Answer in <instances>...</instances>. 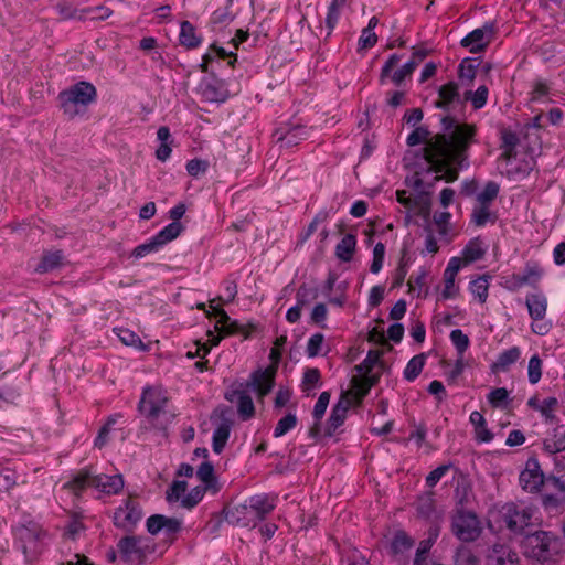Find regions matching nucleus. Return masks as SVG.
Listing matches in <instances>:
<instances>
[{
  "instance_id": "36",
  "label": "nucleus",
  "mask_w": 565,
  "mask_h": 565,
  "mask_svg": "<svg viewBox=\"0 0 565 565\" xmlns=\"http://www.w3.org/2000/svg\"><path fill=\"white\" fill-rule=\"evenodd\" d=\"M330 351L329 344L322 333H313L307 341L306 354L308 358L327 355Z\"/></svg>"
},
{
  "instance_id": "34",
  "label": "nucleus",
  "mask_w": 565,
  "mask_h": 565,
  "mask_svg": "<svg viewBox=\"0 0 565 565\" xmlns=\"http://www.w3.org/2000/svg\"><path fill=\"white\" fill-rule=\"evenodd\" d=\"M487 252V246L479 238H472L468 242V244L462 249V257H459L462 260V266H466L470 263L481 259Z\"/></svg>"
},
{
  "instance_id": "20",
  "label": "nucleus",
  "mask_w": 565,
  "mask_h": 565,
  "mask_svg": "<svg viewBox=\"0 0 565 565\" xmlns=\"http://www.w3.org/2000/svg\"><path fill=\"white\" fill-rule=\"evenodd\" d=\"M462 267V260L459 257H451L444 270V289L441 290V298L454 299L459 292V287L456 285V277Z\"/></svg>"
},
{
  "instance_id": "48",
  "label": "nucleus",
  "mask_w": 565,
  "mask_h": 565,
  "mask_svg": "<svg viewBox=\"0 0 565 565\" xmlns=\"http://www.w3.org/2000/svg\"><path fill=\"white\" fill-rule=\"evenodd\" d=\"M297 423H298V418H297L296 414L288 413L286 416H284L282 418H280L278 420L276 427L274 428V433H273L274 437L280 438V437L285 436L287 433H289L297 426Z\"/></svg>"
},
{
  "instance_id": "35",
  "label": "nucleus",
  "mask_w": 565,
  "mask_h": 565,
  "mask_svg": "<svg viewBox=\"0 0 565 565\" xmlns=\"http://www.w3.org/2000/svg\"><path fill=\"white\" fill-rule=\"evenodd\" d=\"M544 449L550 454L565 450V425L554 428L543 441Z\"/></svg>"
},
{
  "instance_id": "53",
  "label": "nucleus",
  "mask_w": 565,
  "mask_h": 565,
  "mask_svg": "<svg viewBox=\"0 0 565 565\" xmlns=\"http://www.w3.org/2000/svg\"><path fill=\"white\" fill-rule=\"evenodd\" d=\"M500 186L498 183L490 181L484 189L480 191L477 196V203L490 205L491 202L498 196Z\"/></svg>"
},
{
  "instance_id": "39",
  "label": "nucleus",
  "mask_w": 565,
  "mask_h": 565,
  "mask_svg": "<svg viewBox=\"0 0 565 565\" xmlns=\"http://www.w3.org/2000/svg\"><path fill=\"white\" fill-rule=\"evenodd\" d=\"M157 138L160 141V146L156 150V157L160 161H166L171 154V134L167 126L159 127L157 131Z\"/></svg>"
},
{
  "instance_id": "64",
  "label": "nucleus",
  "mask_w": 565,
  "mask_h": 565,
  "mask_svg": "<svg viewBox=\"0 0 565 565\" xmlns=\"http://www.w3.org/2000/svg\"><path fill=\"white\" fill-rule=\"evenodd\" d=\"M509 398V392L504 387L492 390L488 395L489 403L494 407H501L507 404Z\"/></svg>"
},
{
  "instance_id": "50",
  "label": "nucleus",
  "mask_w": 565,
  "mask_h": 565,
  "mask_svg": "<svg viewBox=\"0 0 565 565\" xmlns=\"http://www.w3.org/2000/svg\"><path fill=\"white\" fill-rule=\"evenodd\" d=\"M414 544V541L404 532L397 531L391 542V550L395 554L408 551Z\"/></svg>"
},
{
  "instance_id": "62",
  "label": "nucleus",
  "mask_w": 565,
  "mask_h": 565,
  "mask_svg": "<svg viewBox=\"0 0 565 565\" xmlns=\"http://www.w3.org/2000/svg\"><path fill=\"white\" fill-rule=\"evenodd\" d=\"M317 298V290L302 285L296 294V305L303 308L311 300Z\"/></svg>"
},
{
  "instance_id": "30",
  "label": "nucleus",
  "mask_w": 565,
  "mask_h": 565,
  "mask_svg": "<svg viewBox=\"0 0 565 565\" xmlns=\"http://www.w3.org/2000/svg\"><path fill=\"white\" fill-rule=\"evenodd\" d=\"M202 36L196 33L195 26L190 21L180 24L179 43L186 50H194L202 43Z\"/></svg>"
},
{
  "instance_id": "28",
  "label": "nucleus",
  "mask_w": 565,
  "mask_h": 565,
  "mask_svg": "<svg viewBox=\"0 0 565 565\" xmlns=\"http://www.w3.org/2000/svg\"><path fill=\"white\" fill-rule=\"evenodd\" d=\"M350 405V399L342 395L333 406L328 419L327 431L329 435H332L344 423Z\"/></svg>"
},
{
  "instance_id": "57",
  "label": "nucleus",
  "mask_w": 565,
  "mask_h": 565,
  "mask_svg": "<svg viewBox=\"0 0 565 565\" xmlns=\"http://www.w3.org/2000/svg\"><path fill=\"white\" fill-rule=\"evenodd\" d=\"M479 559L473 552L466 546H461L455 554V565H478Z\"/></svg>"
},
{
  "instance_id": "5",
  "label": "nucleus",
  "mask_w": 565,
  "mask_h": 565,
  "mask_svg": "<svg viewBox=\"0 0 565 565\" xmlns=\"http://www.w3.org/2000/svg\"><path fill=\"white\" fill-rule=\"evenodd\" d=\"M45 532L35 522L19 525L15 529V544L24 555L26 563H33L44 548Z\"/></svg>"
},
{
  "instance_id": "52",
  "label": "nucleus",
  "mask_w": 565,
  "mask_h": 565,
  "mask_svg": "<svg viewBox=\"0 0 565 565\" xmlns=\"http://www.w3.org/2000/svg\"><path fill=\"white\" fill-rule=\"evenodd\" d=\"M218 334H215L214 332L212 331H209L207 335H209V339H207V343H202V344H198V348H196V352L194 354H192L191 352H189V356H205L212 347H216L220 344L222 338L225 335L224 333L217 331Z\"/></svg>"
},
{
  "instance_id": "21",
  "label": "nucleus",
  "mask_w": 565,
  "mask_h": 565,
  "mask_svg": "<svg viewBox=\"0 0 565 565\" xmlns=\"http://www.w3.org/2000/svg\"><path fill=\"white\" fill-rule=\"evenodd\" d=\"M248 508L260 522L270 514L277 505V495L259 493L246 499Z\"/></svg>"
},
{
  "instance_id": "1",
  "label": "nucleus",
  "mask_w": 565,
  "mask_h": 565,
  "mask_svg": "<svg viewBox=\"0 0 565 565\" xmlns=\"http://www.w3.org/2000/svg\"><path fill=\"white\" fill-rule=\"evenodd\" d=\"M476 131L475 125L459 122L449 114L441 116L440 131L435 135L427 127L415 128L406 139L407 146L425 145L413 163L418 169L415 177L422 173L458 177L470 164L469 149L475 142Z\"/></svg>"
},
{
  "instance_id": "13",
  "label": "nucleus",
  "mask_w": 565,
  "mask_h": 565,
  "mask_svg": "<svg viewBox=\"0 0 565 565\" xmlns=\"http://www.w3.org/2000/svg\"><path fill=\"white\" fill-rule=\"evenodd\" d=\"M199 94L207 103H224L228 97V90L224 81L214 74L203 77L199 84Z\"/></svg>"
},
{
  "instance_id": "14",
  "label": "nucleus",
  "mask_w": 565,
  "mask_h": 565,
  "mask_svg": "<svg viewBox=\"0 0 565 565\" xmlns=\"http://www.w3.org/2000/svg\"><path fill=\"white\" fill-rule=\"evenodd\" d=\"M545 489L546 492L542 497L544 508L557 512L565 504V481L557 477H548Z\"/></svg>"
},
{
  "instance_id": "17",
  "label": "nucleus",
  "mask_w": 565,
  "mask_h": 565,
  "mask_svg": "<svg viewBox=\"0 0 565 565\" xmlns=\"http://www.w3.org/2000/svg\"><path fill=\"white\" fill-rule=\"evenodd\" d=\"M274 138L280 148H291L297 146L301 140L308 138V129L302 125H286L277 128Z\"/></svg>"
},
{
  "instance_id": "29",
  "label": "nucleus",
  "mask_w": 565,
  "mask_h": 565,
  "mask_svg": "<svg viewBox=\"0 0 565 565\" xmlns=\"http://www.w3.org/2000/svg\"><path fill=\"white\" fill-rule=\"evenodd\" d=\"M231 522L244 527H254L259 521L248 508L245 500L244 503L238 504L230 512Z\"/></svg>"
},
{
  "instance_id": "41",
  "label": "nucleus",
  "mask_w": 565,
  "mask_h": 565,
  "mask_svg": "<svg viewBox=\"0 0 565 565\" xmlns=\"http://www.w3.org/2000/svg\"><path fill=\"white\" fill-rule=\"evenodd\" d=\"M505 161L507 164L509 166V168L505 171L508 175L518 174L521 177H526L530 175L533 170L534 161L533 158L531 157L522 161L519 160L516 157H513Z\"/></svg>"
},
{
  "instance_id": "60",
  "label": "nucleus",
  "mask_w": 565,
  "mask_h": 565,
  "mask_svg": "<svg viewBox=\"0 0 565 565\" xmlns=\"http://www.w3.org/2000/svg\"><path fill=\"white\" fill-rule=\"evenodd\" d=\"M328 317V308L324 303H317L310 313V321L321 328L326 327V320Z\"/></svg>"
},
{
  "instance_id": "61",
  "label": "nucleus",
  "mask_w": 565,
  "mask_h": 565,
  "mask_svg": "<svg viewBox=\"0 0 565 565\" xmlns=\"http://www.w3.org/2000/svg\"><path fill=\"white\" fill-rule=\"evenodd\" d=\"M476 72H477V65H475L472 63V60H470V58H465L459 64L458 75H459V78L462 81L467 79L469 82H472L473 78L476 77Z\"/></svg>"
},
{
  "instance_id": "23",
  "label": "nucleus",
  "mask_w": 565,
  "mask_h": 565,
  "mask_svg": "<svg viewBox=\"0 0 565 565\" xmlns=\"http://www.w3.org/2000/svg\"><path fill=\"white\" fill-rule=\"evenodd\" d=\"M275 367H267L265 370H257L250 375V387L258 394L259 397L267 395L275 381Z\"/></svg>"
},
{
  "instance_id": "26",
  "label": "nucleus",
  "mask_w": 565,
  "mask_h": 565,
  "mask_svg": "<svg viewBox=\"0 0 565 565\" xmlns=\"http://www.w3.org/2000/svg\"><path fill=\"white\" fill-rule=\"evenodd\" d=\"M428 51L425 49H418L413 52V55L408 62H406L401 68L395 71L391 76L392 82L396 86H401L404 79L413 74L416 67L425 60Z\"/></svg>"
},
{
  "instance_id": "7",
  "label": "nucleus",
  "mask_w": 565,
  "mask_h": 565,
  "mask_svg": "<svg viewBox=\"0 0 565 565\" xmlns=\"http://www.w3.org/2000/svg\"><path fill=\"white\" fill-rule=\"evenodd\" d=\"M167 395L161 387H146L139 402V412L156 426H162L168 418Z\"/></svg>"
},
{
  "instance_id": "2",
  "label": "nucleus",
  "mask_w": 565,
  "mask_h": 565,
  "mask_svg": "<svg viewBox=\"0 0 565 565\" xmlns=\"http://www.w3.org/2000/svg\"><path fill=\"white\" fill-rule=\"evenodd\" d=\"M87 487H93L106 494H117L124 488V479L121 475L108 476L102 473L93 476L88 470H82L61 487V498L66 497L74 500Z\"/></svg>"
},
{
  "instance_id": "10",
  "label": "nucleus",
  "mask_w": 565,
  "mask_h": 565,
  "mask_svg": "<svg viewBox=\"0 0 565 565\" xmlns=\"http://www.w3.org/2000/svg\"><path fill=\"white\" fill-rule=\"evenodd\" d=\"M501 514L507 527L514 533H519L531 524L533 509L522 503H507L502 507Z\"/></svg>"
},
{
  "instance_id": "45",
  "label": "nucleus",
  "mask_w": 565,
  "mask_h": 565,
  "mask_svg": "<svg viewBox=\"0 0 565 565\" xmlns=\"http://www.w3.org/2000/svg\"><path fill=\"white\" fill-rule=\"evenodd\" d=\"M355 246H356L355 236L352 234L344 235L335 247L337 257L343 262L351 260L354 249H355Z\"/></svg>"
},
{
  "instance_id": "15",
  "label": "nucleus",
  "mask_w": 565,
  "mask_h": 565,
  "mask_svg": "<svg viewBox=\"0 0 565 565\" xmlns=\"http://www.w3.org/2000/svg\"><path fill=\"white\" fill-rule=\"evenodd\" d=\"M494 23L486 22L481 28L469 32L460 42L463 47H469L471 53L482 52L490 43L494 34Z\"/></svg>"
},
{
  "instance_id": "59",
  "label": "nucleus",
  "mask_w": 565,
  "mask_h": 565,
  "mask_svg": "<svg viewBox=\"0 0 565 565\" xmlns=\"http://www.w3.org/2000/svg\"><path fill=\"white\" fill-rule=\"evenodd\" d=\"M185 494H186V482L185 481H174L167 492V500L169 502L180 501L182 503V498Z\"/></svg>"
},
{
  "instance_id": "32",
  "label": "nucleus",
  "mask_w": 565,
  "mask_h": 565,
  "mask_svg": "<svg viewBox=\"0 0 565 565\" xmlns=\"http://www.w3.org/2000/svg\"><path fill=\"white\" fill-rule=\"evenodd\" d=\"M380 365V355L377 352H369L363 362L358 366L359 373L363 376L369 390L377 380L379 374L373 373V369Z\"/></svg>"
},
{
  "instance_id": "9",
  "label": "nucleus",
  "mask_w": 565,
  "mask_h": 565,
  "mask_svg": "<svg viewBox=\"0 0 565 565\" xmlns=\"http://www.w3.org/2000/svg\"><path fill=\"white\" fill-rule=\"evenodd\" d=\"M182 228L181 223L171 222L146 243L138 245L132 250V256L142 258L149 254L159 252L166 244L175 239L181 234Z\"/></svg>"
},
{
  "instance_id": "51",
  "label": "nucleus",
  "mask_w": 565,
  "mask_h": 565,
  "mask_svg": "<svg viewBox=\"0 0 565 565\" xmlns=\"http://www.w3.org/2000/svg\"><path fill=\"white\" fill-rule=\"evenodd\" d=\"M488 88L487 86L482 85L477 88V90H467L465 93V99L470 100L472 103V106L475 109L482 108L488 99Z\"/></svg>"
},
{
  "instance_id": "33",
  "label": "nucleus",
  "mask_w": 565,
  "mask_h": 565,
  "mask_svg": "<svg viewBox=\"0 0 565 565\" xmlns=\"http://www.w3.org/2000/svg\"><path fill=\"white\" fill-rule=\"evenodd\" d=\"M521 358V349L519 347H511L502 351L497 360L491 364L493 373L505 372Z\"/></svg>"
},
{
  "instance_id": "55",
  "label": "nucleus",
  "mask_w": 565,
  "mask_h": 565,
  "mask_svg": "<svg viewBox=\"0 0 565 565\" xmlns=\"http://www.w3.org/2000/svg\"><path fill=\"white\" fill-rule=\"evenodd\" d=\"M542 360L537 354H534L530 358L529 364H527V377L529 382L534 385L539 383V381L542 377Z\"/></svg>"
},
{
  "instance_id": "47",
  "label": "nucleus",
  "mask_w": 565,
  "mask_h": 565,
  "mask_svg": "<svg viewBox=\"0 0 565 565\" xmlns=\"http://www.w3.org/2000/svg\"><path fill=\"white\" fill-rule=\"evenodd\" d=\"M469 290L480 303H484L488 298L489 278L487 276H480L470 281Z\"/></svg>"
},
{
  "instance_id": "8",
  "label": "nucleus",
  "mask_w": 565,
  "mask_h": 565,
  "mask_svg": "<svg viewBox=\"0 0 565 565\" xmlns=\"http://www.w3.org/2000/svg\"><path fill=\"white\" fill-rule=\"evenodd\" d=\"M407 189L397 190V201L408 210H417L419 214L429 213V192L423 179H407Z\"/></svg>"
},
{
  "instance_id": "16",
  "label": "nucleus",
  "mask_w": 565,
  "mask_h": 565,
  "mask_svg": "<svg viewBox=\"0 0 565 565\" xmlns=\"http://www.w3.org/2000/svg\"><path fill=\"white\" fill-rule=\"evenodd\" d=\"M142 515L139 503L134 500H127L124 505L115 511L114 523L118 527L131 530L141 520Z\"/></svg>"
},
{
  "instance_id": "54",
  "label": "nucleus",
  "mask_w": 565,
  "mask_h": 565,
  "mask_svg": "<svg viewBox=\"0 0 565 565\" xmlns=\"http://www.w3.org/2000/svg\"><path fill=\"white\" fill-rule=\"evenodd\" d=\"M340 14H341L340 10L328 7V12H327L326 21H324L326 25L319 26L320 34H322L323 31H326L324 40H328L331 36V34L340 19Z\"/></svg>"
},
{
  "instance_id": "31",
  "label": "nucleus",
  "mask_w": 565,
  "mask_h": 565,
  "mask_svg": "<svg viewBox=\"0 0 565 565\" xmlns=\"http://www.w3.org/2000/svg\"><path fill=\"white\" fill-rule=\"evenodd\" d=\"M525 305L531 319L546 317L547 298L543 292L539 291L526 295Z\"/></svg>"
},
{
  "instance_id": "25",
  "label": "nucleus",
  "mask_w": 565,
  "mask_h": 565,
  "mask_svg": "<svg viewBox=\"0 0 565 565\" xmlns=\"http://www.w3.org/2000/svg\"><path fill=\"white\" fill-rule=\"evenodd\" d=\"M487 565H520V561L508 545L495 544L487 557Z\"/></svg>"
},
{
  "instance_id": "46",
  "label": "nucleus",
  "mask_w": 565,
  "mask_h": 565,
  "mask_svg": "<svg viewBox=\"0 0 565 565\" xmlns=\"http://www.w3.org/2000/svg\"><path fill=\"white\" fill-rule=\"evenodd\" d=\"M501 141L503 149L501 157H504L505 160L515 157V148L520 142L519 136L512 130L504 129L501 131Z\"/></svg>"
},
{
  "instance_id": "11",
  "label": "nucleus",
  "mask_w": 565,
  "mask_h": 565,
  "mask_svg": "<svg viewBox=\"0 0 565 565\" xmlns=\"http://www.w3.org/2000/svg\"><path fill=\"white\" fill-rule=\"evenodd\" d=\"M452 532L463 542H472L481 534V524L472 512L459 511L452 519Z\"/></svg>"
},
{
  "instance_id": "27",
  "label": "nucleus",
  "mask_w": 565,
  "mask_h": 565,
  "mask_svg": "<svg viewBox=\"0 0 565 565\" xmlns=\"http://www.w3.org/2000/svg\"><path fill=\"white\" fill-rule=\"evenodd\" d=\"M527 406L541 414L545 422H553L556 416L555 413L558 408V399L556 397H547L541 401L537 395L527 399Z\"/></svg>"
},
{
  "instance_id": "24",
  "label": "nucleus",
  "mask_w": 565,
  "mask_h": 565,
  "mask_svg": "<svg viewBox=\"0 0 565 565\" xmlns=\"http://www.w3.org/2000/svg\"><path fill=\"white\" fill-rule=\"evenodd\" d=\"M231 403H236L237 413L243 420L249 419L255 414V406L250 395L242 390H234L225 395Z\"/></svg>"
},
{
  "instance_id": "58",
  "label": "nucleus",
  "mask_w": 565,
  "mask_h": 565,
  "mask_svg": "<svg viewBox=\"0 0 565 565\" xmlns=\"http://www.w3.org/2000/svg\"><path fill=\"white\" fill-rule=\"evenodd\" d=\"M385 257V245L383 243H377L373 248V259L370 267L372 274H379L383 267Z\"/></svg>"
},
{
  "instance_id": "43",
  "label": "nucleus",
  "mask_w": 565,
  "mask_h": 565,
  "mask_svg": "<svg viewBox=\"0 0 565 565\" xmlns=\"http://www.w3.org/2000/svg\"><path fill=\"white\" fill-rule=\"evenodd\" d=\"M426 354L420 353L417 355H414L406 364L403 375L404 379L408 382L415 381L418 375L422 373L425 363H426Z\"/></svg>"
},
{
  "instance_id": "22",
  "label": "nucleus",
  "mask_w": 565,
  "mask_h": 565,
  "mask_svg": "<svg viewBox=\"0 0 565 565\" xmlns=\"http://www.w3.org/2000/svg\"><path fill=\"white\" fill-rule=\"evenodd\" d=\"M462 105L463 102L460 98L457 83L449 82L439 87L438 99L435 102L437 108L450 111L456 107H462Z\"/></svg>"
},
{
  "instance_id": "3",
  "label": "nucleus",
  "mask_w": 565,
  "mask_h": 565,
  "mask_svg": "<svg viewBox=\"0 0 565 565\" xmlns=\"http://www.w3.org/2000/svg\"><path fill=\"white\" fill-rule=\"evenodd\" d=\"M57 99L63 115L73 120L83 116L87 107L97 99L96 87L86 81H81L58 93Z\"/></svg>"
},
{
  "instance_id": "37",
  "label": "nucleus",
  "mask_w": 565,
  "mask_h": 565,
  "mask_svg": "<svg viewBox=\"0 0 565 565\" xmlns=\"http://www.w3.org/2000/svg\"><path fill=\"white\" fill-rule=\"evenodd\" d=\"M498 215L495 212L490 210V205L477 203L472 210L471 222L478 226L483 227L488 223H495Z\"/></svg>"
},
{
  "instance_id": "44",
  "label": "nucleus",
  "mask_w": 565,
  "mask_h": 565,
  "mask_svg": "<svg viewBox=\"0 0 565 565\" xmlns=\"http://www.w3.org/2000/svg\"><path fill=\"white\" fill-rule=\"evenodd\" d=\"M113 331L122 344L138 349L140 351L147 350V347L143 344L140 337L132 330L127 328H114Z\"/></svg>"
},
{
  "instance_id": "18",
  "label": "nucleus",
  "mask_w": 565,
  "mask_h": 565,
  "mask_svg": "<svg viewBox=\"0 0 565 565\" xmlns=\"http://www.w3.org/2000/svg\"><path fill=\"white\" fill-rule=\"evenodd\" d=\"M207 316H213L217 319L215 323L216 331L224 334L243 333L244 338H248V332H246L245 328L236 320H232L222 308L214 305V300L209 306Z\"/></svg>"
},
{
  "instance_id": "19",
  "label": "nucleus",
  "mask_w": 565,
  "mask_h": 565,
  "mask_svg": "<svg viewBox=\"0 0 565 565\" xmlns=\"http://www.w3.org/2000/svg\"><path fill=\"white\" fill-rule=\"evenodd\" d=\"M181 525L179 519L161 514L152 515L147 520V530L150 534L163 533L168 539L174 536L181 530Z\"/></svg>"
},
{
  "instance_id": "56",
  "label": "nucleus",
  "mask_w": 565,
  "mask_h": 565,
  "mask_svg": "<svg viewBox=\"0 0 565 565\" xmlns=\"http://www.w3.org/2000/svg\"><path fill=\"white\" fill-rule=\"evenodd\" d=\"M205 491L210 490L200 486L193 488L182 498V507L186 509L194 508L203 499Z\"/></svg>"
},
{
  "instance_id": "49",
  "label": "nucleus",
  "mask_w": 565,
  "mask_h": 565,
  "mask_svg": "<svg viewBox=\"0 0 565 565\" xmlns=\"http://www.w3.org/2000/svg\"><path fill=\"white\" fill-rule=\"evenodd\" d=\"M450 341L457 351L458 358H463L465 352L470 345V340L467 334L460 329H454L449 334Z\"/></svg>"
},
{
  "instance_id": "63",
  "label": "nucleus",
  "mask_w": 565,
  "mask_h": 565,
  "mask_svg": "<svg viewBox=\"0 0 565 565\" xmlns=\"http://www.w3.org/2000/svg\"><path fill=\"white\" fill-rule=\"evenodd\" d=\"M437 535H438V533L434 532L428 540L420 542V544L417 548V552H416L414 565H423V563L425 561V555L428 553V551L433 546L434 541L436 540Z\"/></svg>"
},
{
  "instance_id": "6",
  "label": "nucleus",
  "mask_w": 565,
  "mask_h": 565,
  "mask_svg": "<svg viewBox=\"0 0 565 565\" xmlns=\"http://www.w3.org/2000/svg\"><path fill=\"white\" fill-rule=\"evenodd\" d=\"M120 559L130 565H139L154 553V543L146 536H125L117 543Z\"/></svg>"
},
{
  "instance_id": "12",
  "label": "nucleus",
  "mask_w": 565,
  "mask_h": 565,
  "mask_svg": "<svg viewBox=\"0 0 565 565\" xmlns=\"http://www.w3.org/2000/svg\"><path fill=\"white\" fill-rule=\"evenodd\" d=\"M546 479L537 459L534 457L526 460L519 477L521 488L531 493L540 491L543 486L546 487Z\"/></svg>"
},
{
  "instance_id": "4",
  "label": "nucleus",
  "mask_w": 565,
  "mask_h": 565,
  "mask_svg": "<svg viewBox=\"0 0 565 565\" xmlns=\"http://www.w3.org/2000/svg\"><path fill=\"white\" fill-rule=\"evenodd\" d=\"M561 545V539L551 531H536L523 540L525 556L541 563L551 562L558 554Z\"/></svg>"
},
{
  "instance_id": "40",
  "label": "nucleus",
  "mask_w": 565,
  "mask_h": 565,
  "mask_svg": "<svg viewBox=\"0 0 565 565\" xmlns=\"http://www.w3.org/2000/svg\"><path fill=\"white\" fill-rule=\"evenodd\" d=\"M231 424L222 422L213 431L212 448L215 454H221L230 438Z\"/></svg>"
},
{
  "instance_id": "38",
  "label": "nucleus",
  "mask_w": 565,
  "mask_h": 565,
  "mask_svg": "<svg viewBox=\"0 0 565 565\" xmlns=\"http://www.w3.org/2000/svg\"><path fill=\"white\" fill-rule=\"evenodd\" d=\"M198 478L204 483V488L209 489L213 494L220 491L218 482L214 476V467L209 461L201 463L196 471Z\"/></svg>"
},
{
  "instance_id": "42",
  "label": "nucleus",
  "mask_w": 565,
  "mask_h": 565,
  "mask_svg": "<svg viewBox=\"0 0 565 565\" xmlns=\"http://www.w3.org/2000/svg\"><path fill=\"white\" fill-rule=\"evenodd\" d=\"M63 264V254L60 250L49 252L43 255L34 271L39 274L51 271Z\"/></svg>"
}]
</instances>
